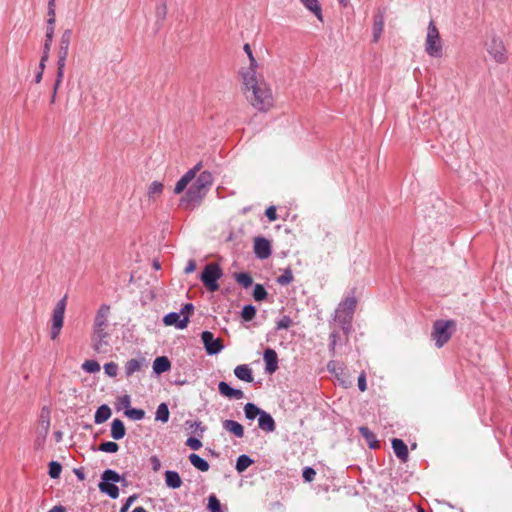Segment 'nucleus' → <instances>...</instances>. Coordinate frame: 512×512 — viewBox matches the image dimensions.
<instances>
[{
	"label": "nucleus",
	"mask_w": 512,
	"mask_h": 512,
	"mask_svg": "<svg viewBox=\"0 0 512 512\" xmlns=\"http://www.w3.org/2000/svg\"><path fill=\"white\" fill-rule=\"evenodd\" d=\"M120 480L121 477L116 471L107 469L102 473L101 481L98 484L99 490L110 498L117 499L119 497V489L115 483H118Z\"/></svg>",
	"instance_id": "20e7f679"
},
{
	"label": "nucleus",
	"mask_w": 512,
	"mask_h": 512,
	"mask_svg": "<svg viewBox=\"0 0 512 512\" xmlns=\"http://www.w3.org/2000/svg\"><path fill=\"white\" fill-rule=\"evenodd\" d=\"M359 431L361 435L366 439L369 448L379 447L375 435L367 427H360Z\"/></svg>",
	"instance_id": "2f4dec72"
},
{
	"label": "nucleus",
	"mask_w": 512,
	"mask_h": 512,
	"mask_svg": "<svg viewBox=\"0 0 512 512\" xmlns=\"http://www.w3.org/2000/svg\"><path fill=\"white\" fill-rule=\"evenodd\" d=\"M293 324L292 319L289 316H283L276 325L277 330L288 329Z\"/></svg>",
	"instance_id": "8fccbe9b"
},
{
	"label": "nucleus",
	"mask_w": 512,
	"mask_h": 512,
	"mask_svg": "<svg viewBox=\"0 0 512 512\" xmlns=\"http://www.w3.org/2000/svg\"><path fill=\"white\" fill-rule=\"evenodd\" d=\"M72 32L67 29L62 33L60 42H59V50H58V60H66L68 56L70 41H71Z\"/></svg>",
	"instance_id": "f3484780"
},
{
	"label": "nucleus",
	"mask_w": 512,
	"mask_h": 512,
	"mask_svg": "<svg viewBox=\"0 0 512 512\" xmlns=\"http://www.w3.org/2000/svg\"><path fill=\"white\" fill-rule=\"evenodd\" d=\"M105 373L110 377H115L118 372V365L115 362H109L104 365Z\"/></svg>",
	"instance_id": "3c124183"
},
{
	"label": "nucleus",
	"mask_w": 512,
	"mask_h": 512,
	"mask_svg": "<svg viewBox=\"0 0 512 512\" xmlns=\"http://www.w3.org/2000/svg\"><path fill=\"white\" fill-rule=\"evenodd\" d=\"M206 191V189L194 183L181 201L182 203H187V205L190 203H199L206 194Z\"/></svg>",
	"instance_id": "f8f14e48"
},
{
	"label": "nucleus",
	"mask_w": 512,
	"mask_h": 512,
	"mask_svg": "<svg viewBox=\"0 0 512 512\" xmlns=\"http://www.w3.org/2000/svg\"><path fill=\"white\" fill-rule=\"evenodd\" d=\"M356 305L357 300L355 297H347L339 304V307L336 310V318L341 319L343 317L344 322H349L352 319Z\"/></svg>",
	"instance_id": "1a4fd4ad"
},
{
	"label": "nucleus",
	"mask_w": 512,
	"mask_h": 512,
	"mask_svg": "<svg viewBox=\"0 0 512 512\" xmlns=\"http://www.w3.org/2000/svg\"><path fill=\"white\" fill-rule=\"evenodd\" d=\"M293 281V274L290 269L284 271L282 275L277 278V282L280 285H288Z\"/></svg>",
	"instance_id": "de8ad7c7"
},
{
	"label": "nucleus",
	"mask_w": 512,
	"mask_h": 512,
	"mask_svg": "<svg viewBox=\"0 0 512 512\" xmlns=\"http://www.w3.org/2000/svg\"><path fill=\"white\" fill-rule=\"evenodd\" d=\"M98 448H118V445L115 442H104L99 445Z\"/></svg>",
	"instance_id": "69168bd1"
},
{
	"label": "nucleus",
	"mask_w": 512,
	"mask_h": 512,
	"mask_svg": "<svg viewBox=\"0 0 512 512\" xmlns=\"http://www.w3.org/2000/svg\"><path fill=\"white\" fill-rule=\"evenodd\" d=\"M425 52L434 58H440L443 54V45L440 32L433 20L429 22L427 27Z\"/></svg>",
	"instance_id": "7ed1b4c3"
},
{
	"label": "nucleus",
	"mask_w": 512,
	"mask_h": 512,
	"mask_svg": "<svg viewBox=\"0 0 512 512\" xmlns=\"http://www.w3.org/2000/svg\"><path fill=\"white\" fill-rule=\"evenodd\" d=\"M201 163H198L193 169H190L187 171L180 180L176 183L174 192L176 194L182 193L188 184L195 178L196 173L200 170Z\"/></svg>",
	"instance_id": "ddd939ff"
},
{
	"label": "nucleus",
	"mask_w": 512,
	"mask_h": 512,
	"mask_svg": "<svg viewBox=\"0 0 512 512\" xmlns=\"http://www.w3.org/2000/svg\"><path fill=\"white\" fill-rule=\"evenodd\" d=\"M50 421H51V409L47 406L41 408L38 422H37V432L40 436L45 437L50 429Z\"/></svg>",
	"instance_id": "9b49d317"
},
{
	"label": "nucleus",
	"mask_w": 512,
	"mask_h": 512,
	"mask_svg": "<svg viewBox=\"0 0 512 512\" xmlns=\"http://www.w3.org/2000/svg\"><path fill=\"white\" fill-rule=\"evenodd\" d=\"M150 463H151L153 471L157 472V471L160 470L161 462H160V459L157 456H152L150 458Z\"/></svg>",
	"instance_id": "052dcab7"
},
{
	"label": "nucleus",
	"mask_w": 512,
	"mask_h": 512,
	"mask_svg": "<svg viewBox=\"0 0 512 512\" xmlns=\"http://www.w3.org/2000/svg\"><path fill=\"white\" fill-rule=\"evenodd\" d=\"M384 29V10L379 9L373 20V42L377 43Z\"/></svg>",
	"instance_id": "a211bd4d"
},
{
	"label": "nucleus",
	"mask_w": 512,
	"mask_h": 512,
	"mask_svg": "<svg viewBox=\"0 0 512 512\" xmlns=\"http://www.w3.org/2000/svg\"><path fill=\"white\" fill-rule=\"evenodd\" d=\"M358 387L361 392H364L367 389L366 376L364 372H362L358 377Z\"/></svg>",
	"instance_id": "13d9d810"
},
{
	"label": "nucleus",
	"mask_w": 512,
	"mask_h": 512,
	"mask_svg": "<svg viewBox=\"0 0 512 512\" xmlns=\"http://www.w3.org/2000/svg\"><path fill=\"white\" fill-rule=\"evenodd\" d=\"M254 461L248 455H240L236 462V470L239 473L244 472Z\"/></svg>",
	"instance_id": "473e14b6"
},
{
	"label": "nucleus",
	"mask_w": 512,
	"mask_h": 512,
	"mask_svg": "<svg viewBox=\"0 0 512 512\" xmlns=\"http://www.w3.org/2000/svg\"><path fill=\"white\" fill-rule=\"evenodd\" d=\"M455 328L453 320H438L433 325L432 338L435 340L437 347H442L451 338L452 332Z\"/></svg>",
	"instance_id": "39448f33"
},
{
	"label": "nucleus",
	"mask_w": 512,
	"mask_h": 512,
	"mask_svg": "<svg viewBox=\"0 0 512 512\" xmlns=\"http://www.w3.org/2000/svg\"><path fill=\"white\" fill-rule=\"evenodd\" d=\"M171 368V363L166 356L157 357L153 362V370L156 374H161Z\"/></svg>",
	"instance_id": "393cba45"
},
{
	"label": "nucleus",
	"mask_w": 512,
	"mask_h": 512,
	"mask_svg": "<svg viewBox=\"0 0 512 512\" xmlns=\"http://www.w3.org/2000/svg\"><path fill=\"white\" fill-rule=\"evenodd\" d=\"M394 451V454L396 455V457L401 461V462H406L409 458V450H393Z\"/></svg>",
	"instance_id": "6e6d98bb"
},
{
	"label": "nucleus",
	"mask_w": 512,
	"mask_h": 512,
	"mask_svg": "<svg viewBox=\"0 0 512 512\" xmlns=\"http://www.w3.org/2000/svg\"><path fill=\"white\" fill-rule=\"evenodd\" d=\"M254 252L260 259L268 258L271 255L270 242L265 238H256L254 241Z\"/></svg>",
	"instance_id": "dca6fc26"
},
{
	"label": "nucleus",
	"mask_w": 512,
	"mask_h": 512,
	"mask_svg": "<svg viewBox=\"0 0 512 512\" xmlns=\"http://www.w3.org/2000/svg\"><path fill=\"white\" fill-rule=\"evenodd\" d=\"M189 460L191 464L198 470L202 472L208 471L209 463L205 459L201 458L199 455L192 453L189 455Z\"/></svg>",
	"instance_id": "c756f323"
},
{
	"label": "nucleus",
	"mask_w": 512,
	"mask_h": 512,
	"mask_svg": "<svg viewBox=\"0 0 512 512\" xmlns=\"http://www.w3.org/2000/svg\"><path fill=\"white\" fill-rule=\"evenodd\" d=\"M109 316L110 306L102 304L94 317L91 340L94 350L98 353H106L109 350Z\"/></svg>",
	"instance_id": "f03ea898"
},
{
	"label": "nucleus",
	"mask_w": 512,
	"mask_h": 512,
	"mask_svg": "<svg viewBox=\"0 0 512 512\" xmlns=\"http://www.w3.org/2000/svg\"><path fill=\"white\" fill-rule=\"evenodd\" d=\"M163 190H164L163 183H161L159 181L152 182L150 184V186L148 187V191H147L148 198L155 200L163 193Z\"/></svg>",
	"instance_id": "7c9ffc66"
},
{
	"label": "nucleus",
	"mask_w": 512,
	"mask_h": 512,
	"mask_svg": "<svg viewBox=\"0 0 512 512\" xmlns=\"http://www.w3.org/2000/svg\"><path fill=\"white\" fill-rule=\"evenodd\" d=\"M245 416L249 420L255 419L257 416L259 417L263 410L259 409L253 403H247L244 407Z\"/></svg>",
	"instance_id": "72a5a7b5"
},
{
	"label": "nucleus",
	"mask_w": 512,
	"mask_h": 512,
	"mask_svg": "<svg viewBox=\"0 0 512 512\" xmlns=\"http://www.w3.org/2000/svg\"><path fill=\"white\" fill-rule=\"evenodd\" d=\"M194 311V306L191 303H187L183 306V308L180 311V314L184 316H188Z\"/></svg>",
	"instance_id": "bf43d9fd"
},
{
	"label": "nucleus",
	"mask_w": 512,
	"mask_h": 512,
	"mask_svg": "<svg viewBox=\"0 0 512 512\" xmlns=\"http://www.w3.org/2000/svg\"><path fill=\"white\" fill-rule=\"evenodd\" d=\"M245 53L247 54V57L249 59V65L248 67H243L240 71V76L241 78H243V74L247 71H250L252 70L254 73H257V67H258V63L256 61V59L254 58L253 56V52H252V49H251V46L246 43L243 47Z\"/></svg>",
	"instance_id": "412c9836"
},
{
	"label": "nucleus",
	"mask_w": 512,
	"mask_h": 512,
	"mask_svg": "<svg viewBox=\"0 0 512 512\" xmlns=\"http://www.w3.org/2000/svg\"><path fill=\"white\" fill-rule=\"evenodd\" d=\"M195 183L199 187H203L204 189L207 190V188L212 184V176L209 172H202L195 181Z\"/></svg>",
	"instance_id": "58836bf2"
},
{
	"label": "nucleus",
	"mask_w": 512,
	"mask_h": 512,
	"mask_svg": "<svg viewBox=\"0 0 512 512\" xmlns=\"http://www.w3.org/2000/svg\"><path fill=\"white\" fill-rule=\"evenodd\" d=\"M82 369L89 373H96L100 371V364L95 360H86L82 364Z\"/></svg>",
	"instance_id": "79ce46f5"
},
{
	"label": "nucleus",
	"mask_w": 512,
	"mask_h": 512,
	"mask_svg": "<svg viewBox=\"0 0 512 512\" xmlns=\"http://www.w3.org/2000/svg\"><path fill=\"white\" fill-rule=\"evenodd\" d=\"M264 362H265V370L269 374H273L278 369V355L276 351L272 348H267L264 351Z\"/></svg>",
	"instance_id": "4468645a"
},
{
	"label": "nucleus",
	"mask_w": 512,
	"mask_h": 512,
	"mask_svg": "<svg viewBox=\"0 0 512 512\" xmlns=\"http://www.w3.org/2000/svg\"><path fill=\"white\" fill-rule=\"evenodd\" d=\"M136 499H137V495L136 494H133V495L129 496L126 499L125 503L120 508L119 512H128L130 506L136 501Z\"/></svg>",
	"instance_id": "5fc2aeb1"
},
{
	"label": "nucleus",
	"mask_w": 512,
	"mask_h": 512,
	"mask_svg": "<svg viewBox=\"0 0 512 512\" xmlns=\"http://www.w3.org/2000/svg\"><path fill=\"white\" fill-rule=\"evenodd\" d=\"M253 297L256 301H263L267 297V291L261 284H256L253 291Z\"/></svg>",
	"instance_id": "37998d69"
},
{
	"label": "nucleus",
	"mask_w": 512,
	"mask_h": 512,
	"mask_svg": "<svg viewBox=\"0 0 512 512\" xmlns=\"http://www.w3.org/2000/svg\"><path fill=\"white\" fill-rule=\"evenodd\" d=\"M165 483L171 489H178L182 485V480L178 472L167 470L165 472Z\"/></svg>",
	"instance_id": "4be33fe9"
},
{
	"label": "nucleus",
	"mask_w": 512,
	"mask_h": 512,
	"mask_svg": "<svg viewBox=\"0 0 512 512\" xmlns=\"http://www.w3.org/2000/svg\"><path fill=\"white\" fill-rule=\"evenodd\" d=\"M196 269V263L194 260H190L188 263H187V266L185 267V273L186 274H189V273H192L193 271H195Z\"/></svg>",
	"instance_id": "0e129e2a"
},
{
	"label": "nucleus",
	"mask_w": 512,
	"mask_h": 512,
	"mask_svg": "<svg viewBox=\"0 0 512 512\" xmlns=\"http://www.w3.org/2000/svg\"><path fill=\"white\" fill-rule=\"evenodd\" d=\"M169 415L170 413L167 404L161 403L156 410V420L166 423L169 419Z\"/></svg>",
	"instance_id": "c9c22d12"
},
{
	"label": "nucleus",
	"mask_w": 512,
	"mask_h": 512,
	"mask_svg": "<svg viewBox=\"0 0 512 512\" xmlns=\"http://www.w3.org/2000/svg\"><path fill=\"white\" fill-rule=\"evenodd\" d=\"M56 21V14H55V0H49L48 2V25H54Z\"/></svg>",
	"instance_id": "49530a36"
},
{
	"label": "nucleus",
	"mask_w": 512,
	"mask_h": 512,
	"mask_svg": "<svg viewBox=\"0 0 512 512\" xmlns=\"http://www.w3.org/2000/svg\"><path fill=\"white\" fill-rule=\"evenodd\" d=\"M111 416V409L107 405L100 406L94 416V421L97 424H101L108 420Z\"/></svg>",
	"instance_id": "c85d7f7f"
},
{
	"label": "nucleus",
	"mask_w": 512,
	"mask_h": 512,
	"mask_svg": "<svg viewBox=\"0 0 512 512\" xmlns=\"http://www.w3.org/2000/svg\"><path fill=\"white\" fill-rule=\"evenodd\" d=\"M256 315V309L252 305H246L244 306L241 316L244 321H251Z\"/></svg>",
	"instance_id": "c03bdc74"
},
{
	"label": "nucleus",
	"mask_w": 512,
	"mask_h": 512,
	"mask_svg": "<svg viewBox=\"0 0 512 512\" xmlns=\"http://www.w3.org/2000/svg\"><path fill=\"white\" fill-rule=\"evenodd\" d=\"M392 448H407V445L401 439L394 438L392 440Z\"/></svg>",
	"instance_id": "e2e57ef3"
},
{
	"label": "nucleus",
	"mask_w": 512,
	"mask_h": 512,
	"mask_svg": "<svg viewBox=\"0 0 512 512\" xmlns=\"http://www.w3.org/2000/svg\"><path fill=\"white\" fill-rule=\"evenodd\" d=\"M111 435L114 439L118 440L124 437L125 427L120 419H114L111 424Z\"/></svg>",
	"instance_id": "bb28decb"
},
{
	"label": "nucleus",
	"mask_w": 512,
	"mask_h": 512,
	"mask_svg": "<svg viewBox=\"0 0 512 512\" xmlns=\"http://www.w3.org/2000/svg\"><path fill=\"white\" fill-rule=\"evenodd\" d=\"M200 438L198 436H190L186 441V445L191 448H200L202 446Z\"/></svg>",
	"instance_id": "864d4df0"
},
{
	"label": "nucleus",
	"mask_w": 512,
	"mask_h": 512,
	"mask_svg": "<svg viewBox=\"0 0 512 512\" xmlns=\"http://www.w3.org/2000/svg\"><path fill=\"white\" fill-rule=\"evenodd\" d=\"M258 426L263 431L272 432L275 430V421L269 413L263 411L258 417Z\"/></svg>",
	"instance_id": "aec40b11"
},
{
	"label": "nucleus",
	"mask_w": 512,
	"mask_h": 512,
	"mask_svg": "<svg viewBox=\"0 0 512 512\" xmlns=\"http://www.w3.org/2000/svg\"><path fill=\"white\" fill-rule=\"evenodd\" d=\"M222 274V270L218 264L209 263L205 266L201 274V281L210 292H215L219 288L218 280L222 277Z\"/></svg>",
	"instance_id": "423d86ee"
},
{
	"label": "nucleus",
	"mask_w": 512,
	"mask_h": 512,
	"mask_svg": "<svg viewBox=\"0 0 512 512\" xmlns=\"http://www.w3.org/2000/svg\"><path fill=\"white\" fill-rule=\"evenodd\" d=\"M65 65H66V60H58L57 61V74H56V80L54 83V84H56V88H59L62 83V80L64 77Z\"/></svg>",
	"instance_id": "ea45409f"
},
{
	"label": "nucleus",
	"mask_w": 512,
	"mask_h": 512,
	"mask_svg": "<svg viewBox=\"0 0 512 512\" xmlns=\"http://www.w3.org/2000/svg\"><path fill=\"white\" fill-rule=\"evenodd\" d=\"M223 428L238 438H242L244 436V428L237 421L225 420L223 422Z\"/></svg>",
	"instance_id": "5701e85b"
},
{
	"label": "nucleus",
	"mask_w": 512,
	"mask_h": 512,
	"mask_svg": "<svg viewBox=\"0 0 512 512\" xmlns=\"http://www.w3.org/2000/svg\"><path fill=\"white\" fill-rule=\"evenodd\" d=\"M66 300L67 296H64L61 300L57 302L55 308L52 313V325L50 337L52 340H55L60 335L61 329L64 324V315L66 310Z\"/></svg>",
	"instance_id": "0eeeda50"
},
{
	"label": "nucleus",
	"mask_w": 512,
	"mask_h": 512,
	"mask_svg": "<svg viewBox=\"0 0 512 512\" xmlns=\"http://www.w3.org/2000/svg\"><path fill=\"white\" fill-rule=\"evenodd\" d=\"M234 278L243 288H248L253 283V279L248 273H235Z\"/></svg>",
	"instance_id": "e433bc0d"
},
{
	"label": "nucleus",
	"mask_w": 512,
	"mask_h": 512,
	"mask_svg": "<svg viewBox=\"0 0 512 512\" xmlns=\"http://www.w3.org/2000/svg\"><path fill=\"white\" fill-rule=\"evenodd\" d=\"M66 509L62 505L53 506L48 512H65Z\"/></svg>",
	"instance_id": "774afa93"
},
{
	"label": "nucleus",
	"mask_w": 512,
	"mask_h": 512,
	"mask_svg": "<svg viewBox=\"0 0 512 512\" xmlns=\"http://www.w3.org/2000/svg\"><path fill=\"white\" fill-rule=\"evenodd\" d=\"M201 339L209 355L217 354L223 349V341L220 338H214L210 331H204L201 334Z\"/></svg>",
	"instance_id": "6e6552de"
},
{
	"label": "nucleus",
	"mask_w": 512,
	"mask_h": 512,
	"mask_svg": "<svg viewBox=\"0 0 512 512\" xmlns=\"http://www.w3.org/2000/svg\"><path fill=\"white\" fill-rule=\"evenodd\" d=\"M265 215L270 221H275L277 219L276 208L274 206L268 207L265 211Z\"/></svg>",
	"instance_id": "4d7b16f0"
},
{
	"label": "nucleus",
	"mask_w": 512,
	"mask_h": 512,
	"mask_svg": "<svg viewBox=\"0 0 512 512\" xmlns=\"http://www.w3.org/2000/svg\"><path fill=\"white\" fill-rule=\"evenodd\" d=\"M48 58H49V56H47V55H42L41 60H40V64H39L40 71H44V69H45V63H46V61L48 60Z\"/></svg>",
	"instance_id": "338daca9"
},
{
	"label": "nucleus",
	"mask_w": 512,
	"mask_h": 512,
	"mask_svg": "<svg viewBox=\"0 0 512 512\" xmlns=\"http://www.w3.org/2000/svg\"><path fill=\"white\" fill-rule=\"evenodd\" d=\"M207 509L209 512H223L222 505L219 499L214 494H211L208 497Z\"/></svg>",
	"instance_id": "4c0bfd02"
},
{
	"label": "nucleus",
	"mask_w": 512,
	"mask_h": 512,
	"mask_svg": "<svg viewBox=\"0 0 512 512\" xmlns=\"http://www.w3.org/2000/svg\"><path fill=\"white\" fill-rule=\"evenodd\" d=\"M301 3L305 6L306 9H308L310 12H312L316 18L323 22V15H322V9L319 4L318 0H300Z\"/></svg>",
	"instance_id": "b1692460"
},
{
	"label": "nucleus",
	"mask_w": 512,
	"mask_h": 512,
	"mask_svg": "<svg viewBox=\"0 0 512 512\" xmlns=\"http://www.w3.org/2000/svg\"><path fill=\"white\" fill-rule=\"evenodd\" d=\"M163 322L166 326H175L179 329H184L187 327L189 320L187 315L181 318L180 313L171 312L164 316Z\"/></svg>",
	"instance_id": "2eb2a0df"
},
{
	"label": "nucleus",
	"mask_w": 512,
	"mask_h": 512,
	"mask_svg": "<svg viewBox=\"0 0 512 512\" xmlns=\"http://www.w3.org/2000/svg\"><path fill=\"white\" fill-rule=\"evenodd\" d=\"M327 367H328V370H329L331 373L335 374V376H336L338 379L340 378V375H343V374H344V369H343L341 366H339V365H338L336 362H334V361L329 362V364H328V366H327Z\"/></svg>",
	"instance_id": "09e8293b"
},
{
	"label": "nucleus",
	"mask_w": 512,
	"mask_h": 512,
	"mask_svg": "<svg viewBox=\"0 0 512 512\" xmlns=\"http://www.w3.org/2000/svg\"><path fill=\"white\" fill-rule=\"evenodd\" d=\"M487 52L498 63H504L507 60L505 46L498 38H492L491 41L487 43Z\"/></svg>",
	"instance_id": "9d476101"
},
{
	"label": "nucleus",
	"mask_w": 512,
	"mask_h": 512,
	"mask_svg": "<svg viewBox=\"0 0 512 512\" xmlns=\"http://www.w3.org/2000/svg\"><path fill=\"white\" fill-rule=\"evenodd\" d=\"M62 471V466L57 461H51L49 463V471L48 474L52 479H57L60 477Z\"/></svg>",
	"instance_id": "a19ab883"
},
{
	"label": "nucleus",
	"mask_w": 512,
	"mask_h": 512,
	"mask_svg": "<svg viewBox=\"0 0 512 512\" xmlns=\"http://www.w3.org/2000/svg\"><path fill=\"white\" fill-rule=\"evenodd\" d=\"M54 36V25H48L45 39H47V42H52Z\"/></svg>",
	"instance_id": "680f3d73"
},
{
	"label": "nucleus",
	"mask_w": 512,
	"mask_h": 512,
	"mask_svg": "<svg viewBox=\"0 0 512 512\" xmlns=\"http://www.w3.org/2000/svg\"><path fill=\"white\" fill-rule=\"evenodd\" d=\"M125 415L133 420H141L145 416V412L142 409L131 408L125 411Z\"/></svg>",
	"instance_id": "a18cd8bd"
},
{
	"label": "nucleus",
	"mask_w": 512,
	"mask_h": 512,
	"mask_svg": "<svg viewBox=\"0 0 512 512\" xmlns=\"http://www.w3.org/2000/svg\"><path fill=\"white\" fill-rule=\"evenodd\" d=\"M302 475L306 482H311L315 478L316 471L312 467H305Z\"/></svg>",
	"instance_id": "603ef678"
},
{
	"label": "nucleus",
	"mask_w": 512,
	"mask_h": 512,
	"mask_svg": "<svg viewBox=\"0 0 512 512\" xmlns=\"http://www.w3.org/2000/svg\"><path fill=\"white\" fill-rule=\"evenodd\" d=\"M241 81L244 95L255 109L268 111L273 107L272 91L260 75L250 70L243 74Z\"/></svg>",
	"instance_id": "f257e3e1"
},
{
	"label": "nucleus",
	"mask_w": 512,
	"mask_h": 512,
	"mask_svg": "<svg viewBox=\"0 0 512 512\" xmlns=\"http://www.w3.org/2000/svg\"><path fill=\"white\" fill-rule=\"evenodd\" d=\"M143 361L139 359H130L125 364V374L127 377L132 376L135 372L141 370Z\"/></svg>",
	"instance_id": "cd10ccee"
},
{
	"label": "nucleus",
	"mask_w": 512,
	"mask_h": 512,
	"mask_svg": "<svg viewBox=\"0 0 512 512\" xmlns=\"http://www.w3.org/2000/svg\"><path fill=\"white\" fill-rule=\"evenodd\" d=\"M186 425H187V430H189V433L192 434L193 436H198V437H202L203 436V432H204V427L202 426V423L201 422H196V421H192V422H186Z\"/></svg>",
	"instance_id": "f704fd0d"
},
{
	"label": "nucleus",
	"mask_w": 512,
	"mask_h": 512,
	"mask_svg": "<svg viewBox=\"0 0 512 512\" xmlns=\"http://www.w3.org/2000/svg\"><path fill=\"white\" fill-rule=\"evenodd\" d=\"M234 374L238 379L242 381L252 382L254 380L252 370L247 365H238L234 369Z\"/></svg>",
	"instance_id": "a878e982"
},
{
	"label": "nucleus",
	"mask_w": 512,
	"mask_h": 512,
	"mask_svg": "<svg viewBox=\"0 0 512 512\" xmlns=\"http://www.w3.org/2000/svg\"><path fill=\"white\" fill-rule=\"evenodd\" d=\"M218 389L220 394L228 398L234 399H242L244 397V393L241 390L234 389L230 387L226 382L221 381L218 385Z\"/></svg>",
	"instance_id": "6ab92c4d"
}]
</instances>
